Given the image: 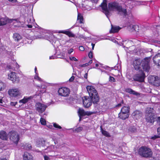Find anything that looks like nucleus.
<instances>
[{"instance_id":"obj_1","label":"nucleus","mask_w":160,"mask_h":160,"mask_svg":"<svg viewBox=\"0 0 160 160\" xmlns=\"http://www.w3.org/2000/svg\"><path fill=\"white\" fill-rule=\"evenodd\" d=\"M108 8L109 10L116 11L118 14L128 18V20L127 25L128 29L129 31L131 32L140 31L138 25H133L135 22V21L132 13L130 12L127 14L126 9L122 8L118 3L116 2H110L108 4Z\"/></svg>"},{"instance_id":"obj_2","label":"nucleus","mask_w":160,"mask_h":160,"mask_svg":"<svg viewBox=\"0 0 160 160\" xmlns=\"http://www.w3.org/2000/svg\"><path fill=\"white\" fill-rule=\"evenodd\" d=\"M87 89L89 94L90 98L85 96L82 98L84 106L86 108H89L92 103L95 108H97L98 110L99 105L98 102L99 101V97L98 93L93 86H88Z\"/></svg>"},{"instance_id":"obj_3","label":"nucleus","mask_w":160,"mask_h":160,"mask_svg":"<svg viewBox=\"0 0 160 160\" xmlns=\"http://www.w3.org/2000/svg\"><path fill=\"white\" fill-rule=\"evenodd\" d=\"M34 21V19L33 17H30V18H29L27 20L28 24L27 26L28 28H31L33 26L36 28V32H38L40 34L39 35L35 36L36 37L35 39L41 38H43V37L42 35L44 33H48L49 31L41 28L40 27H39L38 26L37 24L34 25L35 23Z\"/></svg>"},{"instance_id":"obj_4","label":"nucleus","mask_w":160,"mask_h":160,"mask_svg":"<svg viewBox=\"0 0 160 160\" xmlns=\"http://www.w3.org/2000/svg\"><path fill=\"white\" fill-rule=\"evenodd\" d=\"M150 59L146 58L142 60L140 59H136L133 62L134 68L136 70H139L142 66L143 70L148 72L150 69L149 65Z\"/></svg>"},{"instance_id":"obj_5","label":"nucleus","mask_w":160,"mask_h":160,"mask_svg":"<svg viewBox=\"0 0 160 160\" xmlns=\"http://www.w3.org/2000/svg\"><path fill=\"white\" fill-rule=\"evenodd\" d=\"M138 154L142 157L148 158L152 157V152L149 148L146 146H142L139 149Z\"/></svg>"},{"instance_id":"obj_6","label":"nucleus","mask_w":160,"mask_h":160,"mask_svg":"<svg viewBox=\"0 0 160 160\" xmlns=\"http://www.w3.org/2000/svg\"><path fill=\"white\" fill-rule=\"evenodd\" d=\"M155 111L152 108L148 107L146 111V119L148 122L151 123L154 122V116L155 115Z\"/></svg>"},{"instance_id":"obj_7","label":"nucleus","mask_w":160,"mask_h":160,"mask_svg":"<svg viewBox=\"0 0 160 160\" xmlns=\"http://www.w3.org/2000/svg\"><path fill=\"white\" fill-rule=\"evenodd\" d=\"M130 108L124 106L122 108L121 111L118 114L119 117L122 120H125L129 116Z\"/></svg>"},{"instance_id":"obj_8","label":"nucleus","mask_w":160,"mask_h":160,"mask_svg":"<svg viewBox=\"0 0 160 160\" xmlns=\"http://www.w3.org/2000/svg\"><path fill=\"white\" fill-rule=\"evenodd\" d=\"M9 134L11 141L17 145L20 139L19 134L14 131L9 132Z\"/></svg>"},{"instance_id":"obj_9","label":"nucleus","mask_w":160,"mask_h":160,"mask_svg":"<svg viewBox=\"0 0 160 160\" xmlns=\"http://www.w3.org/2000/svg\"><path fill=\"white\" fill-rule=\"evenodd\" d=\"M8 93L11 97L16 98H19L21 96L20 90L17 88L9 89L8 91Z\"/></svg>"},{"instance_id":"obj_10","label":"nucleus","mask_w":160,"mask_h":160,"mask_svg":"<svg viewBox=\"0 0 160 160\" xmlns=\"http://www.w3.org/2000/svg\"><path fill=\"white\" fill-rule=\"evenodd\" d=\"M35 108L36 111L39 113V115L42 116V113L45 111L47 106L40 102H38L36 104Z\"/></svg>"},{"instance_id":"obj_11","label":"nucleus","mask_w":160,"mask_h":160,"mask_svg":"<svg viewBox=\"0 0 160 160\" xmlns=\"http://www.w3.org/2000/svg\"><path fill=\"white\" fill-rule=\"evenodd\" d=\"M18 74L15 72H11L8 74V79L12 81L13 83H18L20 80Z\"/></svg>"},{"instance_id":"obj_12","label":"nucleus","mask_w":160,"mask_h":160,"mask_svg":"<svg viewBox=\"0 0 160 160\" xmlns=\"http://www.w3.org/2000/svg\"><path fill=\"white\" fill-rule=\"evenodd\" d=\"M96 110L95 112H92L90 111H85L83 109H80L78 113L79 117V121L81 120V117L85 115L90 116L93 114L95 113L98 112L99 111V108H98V110L97 109V108H95Z\"/></svg>"},{"instance_id":"obj_13","label":"nucleus","mask_w":160,"mask_h":160,"mask_svg":"<svg viewBox=\"0 0 160 160\" xmlns=\"http://www.w3.org/2000/svg\"><path fill=\"white\" fill-rule=\"evenodd\" d=\"M145 78V75L142 71H139L133 77L134 80L140 82L144 81Z\"/></svg>"},{"instance_id":"obj_14","label":"nucleus","mask_w":160,"mask_h":160,"mask_svg":"<svg viewBox=\"0 0 160 160\" xmlns=\"http://www.w3.org/2000/svg\"><path fill=\"white\" fill-rule=\"evenodd\" d=\"M59 95L63 97L68 96L69 94L70 90L66 87L60 88L58 91Z\"/></svg>"},{"instance_id":"obj_15","label":"nucleus","mask_w":160,"mask_h":160,"mask_svg":"<svg viewBox=\"0 0 160 160\" xmlns=\"http://www.w3.org/2000/svg\"><path fill=\"white\" fill-rule=\"evenodd\" d=\"M100 6L102 9L103 10L105 15L108 17V16L109 14V12L106 0H104Z\"/></svg>"},{"instance_id":"obj_16","label":"nucleus","mask_w":160,"mask_h":160,"mask_svg":"<svg viewBox=\"0 0 160 160\" xmlns=\"http://www.w3.org/2000/svg\"><path fill=\"white\" fill-rule=\"evenodd\" d=\"M19 68V65L16 61H13L9 65H8L7 68L8 69L15 70L16 69H18Z\"/></svg>"},{"instance_id":"obj_17","label":"nucleus","mask_w":160,"mask_h":160,"mask_svg":"<svg viewBox=\"0 0 160 160\" xmlns=\"http://www.w3.org/2000/svg\"><path fill=\"white\" fill-rule=\"evenodd\" d=\"M48 40L53 45L55 46L56 43L58 42V40L56 37H55L53 35L50 34L49 36Z\"/></svg>"},{"instance_id":"obj_18","label":"nucleus","mask_w":160,"mask_h":160,"mask_svg":"<svg viewBox=\"0 0 160 160\" xmlns=\"http://www.w3.org/2000/svg\"><path fill=\"white\" fill-rule=\"evenodd\" d=\"M57 32L65 34L68 35L69 37H74L75 36V35L71 32L67 30L58 31Z\"/></svg>"},{"instance_id":"obj_19","label":"nucleus","mask_w":160,"mask_h":160,"mask_svg":"<svg viewBox=\"0 0 160 160\" xmlns=\"http://www.w3.org/2000/svg\"><path fill=\"white\" fill-rule=\"evenodd\" d=\"M132 115L133 118L138 119L142 117V113L140 111L136 110L132 113Z\"/></svg>"},{"instance_id":"obj_20","label":"nucleus","mask_w":160,"mask_h":160,"mask_svg":"<svg viewBox=\"0 0 160 160\" xmlns=\"http://www.w3.org/2000/svg\"><path fill=\"white\" fill-rule=\"evenodd\" d=\"M33 97L30 96L29 97H24L23 99L19 101V103L25 104L29 102L32 98Z\"/></svg>"},{"instance_id":"obj_21","label":"nucleus","mask_w":160,"mask_h":160,"mask_svg":"<svg viewBox=\"0 0 160 160\" xmlns=\"http://www.w3.org/2000/svg\"><path fill=\"white\" fill-rule=\"evenodd\" d=\"M45 141L43 138H39L37 140L36 144L38 147L44 146Z\"/></svg>"},{"instance_id":"obj_22","label":"nucleus","mask_w":160,"mask_h":160,"mask_svg":"<svg viewBox=\"0 0 160 160\" xmlns=\"http://www.w3.org/2000/svg\"><path fill=\"white\" fill-rule=\"evenodd\" d=\"M23 158V160H33L32 156L27 152L24 153Z\"/></svg>"},{"instance_id":"obj_23","label":"nucleus","mask_w":160,"mask_h":160,"mask_svg":"<svg viewBox=\"0 0 160 160\" xmlns=\"http://www.w3.org/2000/svg\"><path fill=\"white\" fill-rule=\"evenodd\" d=\"M0 138L3 140H6L8 139V135L5 131H2L0 132Z\"/></svg>"},{"instance_id":"obj_24","label":"nucleus","mask_w":160,"mask_h":160,"mask_svg":"<svg viewBox=\"0 0 160 160\" xmlns=\"http://www.w3.org/2000/svg\"><path fill=\"white\" fill-rule=\"evenodd\" d=\"M125 91L127 92L135 95L136 96H138L140 95V94L139 93L133 90L132 89L130 88H126L125 89Z\"/></svg>"},{"instance_id":"obj_25","label":"nucleus","mask_w":160,"mask_h":160,"mask_svg":"<svg viewBox=\"0 0 160 160\" xmlns=\"http://www.w3.org/2000/svg\"><path fill=\"white\" fill-rule=\"evenodd\" d=\"M153 60L154 63L156 65L158 62L160 60V53L156 54L153 58Z\"/></svg>"},{"instance_id":"obj_26","label":"nucleus","mask_w":160,"mask_h":160,"mask_svg":"<svg viewBox=\"0 0 160 160\" xmlns=\"http://www.w3.org/2000/svg\"><path fill=\"white\" fill-rule=\"evenodd\" d=\"M112 28L111 30L110 31V33H115L118 32L119 30L121 29L119 26H113L112 25H111Z\"/></svg>"},{"instance_id":"obj_27","label":"nucleus","mask_w":160,"mask_h":160,"mask_svg":"<svg viewBox=\"0 0 160 160\" xmlns=\"http://www.w3.org/2000/svg\"><path fill=\"white\" fill-rule=\"evenodd\" d=\"M15 40L19 41L22 38V36L18 33H15L13 34V36Z\"/></svg>"},{"instance_id":"obj_28","label":"nucleus","mask_w":160,"mask_h":160,"mask_svg":"<svg viewBox=\"0 0 160 160\" xmlns=\"http://www.w3.org/2000/svg\"><path fill=\"white\" fill-rule=\"evenodd\" d=\"M8 18L6 17L2 18L0 17V26L6 24L7 23Z\"/></svg>"},{"instance_id":"obj_29","label":"nucleus","mask_w":160,"mask_h":160,"mask_svg":"<svg viewBox=\"0 0 160 160\" xmlns=\"http://www.w3.org/2000/svg\"><path fill=\"white\" fill-rule=\"evenodd\" d=\"M157 76H149L148 78V80L149 83L153 84V83L155 82V81L156 80Z\"/></svg>"},{"instance_id":"obj_30","label":"nucleus","mask_w":160,"mask_h":160,"mask_svg":"<svg viewBox=\"0 0 160 160\" xmlns=\"http://www.w3.org/2000/svg\"><path fill=\"white\" fill-rule=\"evenodd\" d=\"M100 128L101 132L103 135L107 137H110V136L109 133L108 132L103 130L101 126V127Z\"/></svg>"},{"instance_id":"obj_31","label":"nucleus","mask_w":160,"mask_h":160,"mask_svg":"<svg viewBox=\"0 0 160 160\" xmlns=\"http://www.w3.org/2000/svg\"><path fill=\"white\" fill-rule=\"evenodd\" d=\"M6 87V84L0 80V91L3 90Z\"/></svg>"},{"instance_id":"obj_32","label":"nucleus","mask_w":160,"mask_h":160,"mask_svg":"<svg viewBox=\"0 0 160 160\" xmlns=\"http://www.w3.org/2000/svg\"><path fill=\"white\" fill-rule=\"evenodd\" d=\"M155 82L153 83V85L159 86H160V78L158 76L156 77V80L155 81Z\"/></svg>"},{"instance_id":"obj_33","label":"nucleus","mask_w":160,"mask_h":160,"mask_svg":"<svg viewBox=\"0 0 160 160\" xmlns=\"http://www.w3.org/2000/svg\"><path fill=\"white\" fill-rule=\"evenodd\" d=\"M22 147H23V148L26 150H29L31 149L32 146L31 144L28 143H26L24 145V146Z\"/></svg>"},{"instance_id":"obj_34","label":"nucleus","mask_w":160,"mask_h":160,"mask_svg":"<svg viewBox=\"0 0 160 160\" xmlns=\"http://www.w3.org/2000/svg\"><path fill=\"white\" fill-rule=\"evenodd\" d=\"M83 17L79 13L78 14V20L81 23H83Z\"/></svg>"},{"instance_id":"obj_35","label":"nucleus","mask_w":160,"mask_h":160,"mask_svg":"<svg viewBox=\"0 0 160 160\" xmlns=\"http://www.w3.org/2000/svg\"><path fill=\"white\" fill-rule=\"evenodd\" d=\"M34 79L40 82H42V79L38 76V73L36 74V75L34 76Z\"/></svg>"},{"instance_id":"obj_36","label":"nucleus","mask_w":160,"mask_h":160,"mask_svg":"<svg viewBox=\"0 0 160 160\" xmlns=\"http://www.w3.org/2000/svg\"><path fill=\"white\" fill-rule=\"evenodd\" d=\"M40 122L42 125H45L46 124L45 120L42 117L40 118Z\"/></svg>"},{"instance_id":"obj_37","label":"nucleus","mask_w":160,"mask_h":160,"mask_svg":"<svg viewBox=\"0 0 160 160\" xmlns=\"http://www.w3.org/2000/svg\"><path fill=\"white\" fill-rule=\"evenodd\" d=\"M95 66L96 67H98L99 66V68H106L108 67L107 66H103L101 64H98L97 63L95 64Z\"/></svg>"},{"instance_id":"obj_38","label":"nucleus","mask_w":160,"mask_h":160,"mask_svg":"<svg viewBox=\"0 0 160 160\" xmlns=\"http://www.w3.org/2000/svg\"><path fill=\"white\" fill-rule=\"evenodd\" d=\"M158 138H160V136L159 135H155L151 137L150 139H151L154 140Z\"/></svg>"},{"instance_id":"obj_39","label":"nucleus","mask_w":160,"mask_h":160,"mask_svg":"<svg viewBox=\"0 0 160 160\" xmlns=\"http://www.w3.org/2000/svg\"><path fill=\"white\" fill-rule=\"evenodd\" d=\"M53 148V146H51L50 147H48L47 149H45V152H47L48 151L51 152L53 151L52 150H51V148Z\"/></svg>"},{"instance_id":"obj_40","label":"nucleus","mask_w":160,"mask_h":160,"mask_svg":"<svg viewBox=\"0 0 160 160\" xmlns=\"http://www.w3.org/2000/svg\"><path fill=\"white\" fill-rule=\"evenodd\" d=\"M53 125V126L56 128L59 129H61L62 128V127L60 126L58 124L56 123H54Z\"/></svg>"},{"instance_id":"obj_41","label":"nucleus","mask_w":160,"mask_h":160,"mask_svg":"<svg viewBox=\"0 0 160 160\" xmlns=\"http://www.w3.org/2000/svg\"><path fill=\"white\" fill-rule=\"evenodd\" d=\"M82 127H80L75 129V131L77 132H80L82 130Z\"/></svg>"},{"instance_id":"obj_42","label":"nucleus","mask_w":160,"mask_h":160,"mask_svg":"<svg viewBox=\"0 0 160 160\" xmlns=\"http://www.w3.org/2000/svg\"><path fill=\"white\" fill-rule=\"evenodd\" d=\"M69 59L71 61H77L78 60L74 57H69Z\"/></svg>"},{"instance_id":"obj_43","label":"nucleus","mask_w":160,"mask_h":160,"mask_svg":"<svg viewBox=\"0 0 160 160\" xmlns=\"http://www.w3.org/2000/svg\"><path fill=\"white\" fill-rule=\"evenodd\" d=\"M88 56L90 58H92L93 57V52L92 51H90L88 53Z\"/></svg>"},{"instance_id":"obj_44","label":"nucleus","mask_w":160,"mask_h":160,"mask_svg":"<svg viewBox=\"0 0 160 160\" xmlns=\"http://www.w3.org/2000/svg\"><path fill=\"white\" fill-rule=\"evenodd\" d=\"M79 50L81 51H83L84 50L85 48L84 47L82 46H80L79 47Z\"/></svg>"},{"instance_id":"obj_45","label":"nucleus","mask_w":160,"mask_h":160,"mask_svg":"<svg viewBox=\"0 0 160 160\" xmlns=\"http://www.w3.org/2000/svg\"><path fill=\"white\" fill-rule=\"evenodd\" d=\"M73 51V49L72 48H71L68 51V54H71Z\"/></svg>"},{"instance_id":"obj_46","label":"nucleus","mask_w":160,"mask_h":160,"mask_svg":"<svg viewBox=\"0 0 160 160\" xmlns=\"http://www.w3.org/2000/svg\"><path fill=\"white\" fill-rule=\"evenodd\" d=\"M143 27H144V28H142V31H145V30L148 29H149V27H148L147 25L146 26H143Z\"/></svg>"},{"instance_id":"obj_47","label":"nucleus","mask_w":160,"mask_h":160,"mask_svg":"<svg viewBox=\"0 0 160 160\" xmlns=\"http://www.w3.org/2000/svg\"><path fill=\"white\" fill-rule=\"evenodd\" d=\"M109 81L113 82H115V80L113 77H112L111 76H110L109 77Z\"/></svg>"},{"instance_id":"obj_48","label":"nucleus","mask_w":160,"mask_h":160,"mask_svg":"<svg viewBox=\"0 0 160 160\" xmlns=\"http://www.w3.org/2000/svg\"><path fill=\"white\" fill-rule=\"evenodd\" d=\"M6 52H7V51L5 50H3V48H1L0 49V53L3 54Z\"/></svg>"},{"instance_id":"obj_49","label":"nucleus","mask_w":160,"mask_h":160,"mask_svg":"<svg viewBox=\"0 0 160 160\" xmlns=\"http://www.w3.org/2000/svg\"><path fill=\"white\" fill-rule=\"evenodd\" d=\"M55 58H57V57L55 56L54 55H52L49 57V59H54Z\"/></svg>"},{"instance_id":"obj_50","label":"nucleus","mask_w":160,"mask_h":160,"mask_svg":"<svg viewBox=\"0 0 160 160\" xmlns=\"http://www.w3.org/2000/svg\"><path fill=\"white\" fill-rule=\"evenodd\" d=\"M38 87L39 88L43 89H45L46 87V86L44 85H41L40 86H39Z\"/></svg>"},{"instance_id":"obj_51","label":"nucleus","mask_w":160,"mask_h":160,"mask_svg":"<svg viewBox=\"0 0 160 160\" xmlns=\"http://www.w3.org/2000/svg\"><path fill=\"white\" fill-rule=\"evenodd\" d=\"M82 28L83 29V30L86 32H88V28L87 27H83L82 26Z\"/></svg>"},{"instance_id":"obj_52","label":"nucleus","mask_w":160,"mask_h":160,"mask_svg":"<svg viewBox=\"0 0 160 160\" xmlns=\"http://www.w3.org/2000/svg\"><path fill=\"white\" fill-rule=\"evenodd\" d=\"M88 64L87 63H86L85 64H83L80 65H79V66L80 67H85L86 66H88Z\"/></svg>"},{"instance_id":"obj_53","label":"nucleus","mask_w":160,"mask_h":160,"mask_svg":"<svg viewBox=\"0 0 160 160\" xmlns=\"http://www.w3.org/2000/svg\"><path fill=\"white\" fill-rule=\"evenodd\" d=\"M74 79V77L72 76L69 79V80L70 82L72 81Z\"/></svg>"},{"instance_id":"obj_54","label":"nucleus","mask_w":160,"mask_h":160,"mask_svg":"<svg viewBox=\"0 0 160 160\" xmlns=\"http://www.w3.org/2000/svg\"><path fill=\"white\" fill-rule=\"evenodd\" d=\"M44 158V160H50L49 158L47 156L45 155Z\"/></svg>"},{"instance_id":"obj_55","label":"nucleus","mask_w":160,"mask_h":160,"mask_svg":"<svg viewBox=\"0 0 160 160\" xmlns=\"http://www.w3.org/2000/svg\"><path fill=\"white\" fill-rule=\"evenodd\" d=\"M17 103V102H11V105L12 106H15V105Z\"/></svg>"},{"instance_id":"obj_56","label":"nucleus","mask_w":160,"mask_h":160,"mask_svg":"<svg viewBox=\"0 0 160 160\" xmlns=\"http://www.w3.org/2000/svg\"><path fill=\"white\" fill-rule=\"evenodd\" d=\"M157 132L158 134L160 135V127H159L157 129Z\"/></svg>"},{"instance_id":"obj_57","label":"nucleus","mask_w":160,"mask_h":160,"mask_svg":"<svg viewBox=\"0 0 160 160\" xmlns=\"http://www.w3.org/2000/svg\"><path fill=\"white\" fill-rule=\"evenodd\" d=\"M87 77H88V72H86L84 75V77L86 78H87Z\"/></svg>"},{"instance_id":"obj_58","label":"nucleus","mask_w":160,"mask_h":160,"mask_svg":"<svg viewBox=\"0 0 160 160\" xmlns=\"http://www.w3.org/2000/svg\"><path fill=\"white\" fill-rule=\"evenodd\" d=\"M92 62V60L91 59L89 60L88 63H87L88 64V66Z\"/></svg>"},{"instance_id":"obj_59","label":"nucleus","mask_w":160,"mask_h":160,"mask_svg":"<svg viewBox=\"0 0 160 160\" xmlns=\"http://www.w3.org/2000/svg\"><path fill=\"white\" fill-rule=\"evenodd\" d=\"M130 131L132 132H134L136 131V129L135 128H133L132 129H129Z\"/></svg>"},{"instance_id":"obj_60","label":"nucleus","mask_w":160,"mask_h":160,"mask_svg":"<svg viewBox=\"0 0 160 160\" xmlns=\"http://www.w3.org/2000/svg\"><path fill=\"white\" fill-rule=\"evenodd\" d=\"M91 45L92 46V49L93 50L95 45V44L94 43H92Z\"/></svg>"},{"instance_id":"obj_61","label":"nucleus","mask_w":160,"mask_h":160,"mask_svg":"<svg viewBox=\"0 0 160 160\" xmlns=\"http://www.w3.org/2000/svg\"><path fill=\"white\" fill-rule=\"evenodd\" d=\"M10 2H15L17 1V0H8Z\"/></svg>"},{"instance_id":"obj_62","label":"nucleus","mask_w":160,"mask_h":160,"mask_svg":"<svg viewBox=\"0 0 160 160\" xmlns=\"http://www.w3.org/2000/svg\"><path fill=\"white\" fill-rule=\"evenodd\" d=\"M98 0H91V1L93 2L97 3Z\"/></svg>"},{"instance_id":"obj_63","label":"nucleus","mask_w":160,"mask_h":160,"mask_svg":"<svg viewBox=\"0 0 160 160\" xmlns=\"http://www.w3.org/2000/svg\"><path fill=\"white\" fill-rule=\"evenodd\" d=\"M156 65L160 66V60L158 62L157 64H156Z\"/></svg>"},{"instance_id":"obj_64","label":"nucleus","mask_w":160,"mask_h":160,"mask_svg":"<svg viewBox=\"0 0 160 160\" xmlns=\"http://www.w3.org/2000/svg\"><path fill=\"white\" fill-rule=\"evenodd\" d=\"M0 160H7L5 158H0Z\"/></svg>"}]
</instances>
